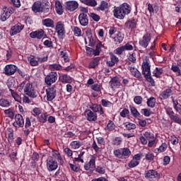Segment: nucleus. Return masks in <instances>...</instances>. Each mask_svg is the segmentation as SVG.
<instances>
[{"mask_svg": "<svg viewBox=\"0 0 181 181\" xmlns=\"http://www.w3.org/2000/svg\"><path fill=\"white\" fill-rule=\"evenodd\" d=\"M90 109H87L84 112V115L89 122L97 121V112H98L100 115H103L104 114V109L101 105L93 104L90 106Z\"/></svg>", "mask_w": 181, "mask_h": 181, "instance_id": "obj_1", "label": "nucleus"}, {"mask_svg": "<svg viewBox=\"0 0 181 181\" xmlns=\"http://www.w3.org/2000/svg\"><path fill=\"white\" fill-rule=\"evenodd\" d=\"M132 8L127 3H123L119 6L115 7L113 10L114 17L117 19H124L127 15L131 13Z\"/></svg>", "mask_w": 181, "mask_h": 181, "instance_id": "obj_2", "label": "nucleus"}, {"mask_svg": "<svg viewBox=\"0 0 181 181\" xmlns=\"http://www.w3.org/2000/svg\"><path fill=\"white\" fill-rule=\"evenodd\" d=\"M142 73L147 81L151 83V86H155V81L151 76V65L148 61H144L142 64Z\"/></svg>", "mask_w": 181, "mask_h": 181, "instance_id": "obj_3", "label": "nucleus"}, {"mask_svg": "<svg viewBox=\"0 0 181 181\" xmlns=\"http://www.w3.org/2000/svg\"><path fill=\"white\" fill-rule=\"evenodd\" d=\"M113 154L118 159H127L131 156V150L128 148H122L114 150Z\"/></svg>", "mask_w": 181, "mask_h": 181, "instance_id": "obj_4", "label": "nucleus"}, {"mask_svg": "<svg viewBox=\"0 0 181 181\" xmlns=\"http://www.w3.org/2000/svg\"><path fill=\"white\" fill-rule=\"evenodd\" d=\"M15 12V9L11 6H5L1 9V15H0V21L1 22H5L7 19L11 18V15Z\"/></svg>", "mask_w": 181, "mask_h": 181, "instance_id": "obj_5", "label": "nucleus"}, {"mask_svg": "<svg viewBox=\"0 0 181 181\" xmlns=\"http://www.w3.org/2000/svg\"><path fill=\"white\" fill-rule=\"evenodd\" d=\"M24 93L28 97L31 98H36L37 95L36 94V90H35V87L32 83H27L24 87Z\"/></svg>", "mask_w": 181, "mask_h": 181, "instance_id": "obj_6", "label": "nucleus"}, {"mask_svg": "<svg viewBox=\"0 0 181 181\" xmlns=\"http://www.w3.org/2000/svg\"><path fill=\"white\" fill-rule=\"evenodd\" d=\"M55 30L59 36L63 39L66 35V28L64 26V22L63 21H58L55 26Z\"/></svg>", "mask_w": 181, "mask_h": 181, "instance_id": "obj_7", "label": "nucleus"}, {"mask_svg": "<svg viewBox=\"0 0 181 181\" xmlns=\"http://www.w3.org/2000/svg\"><path fill=\"white\" fill-rule=\"evenodd\" d=\"M47 169L49 172H53V170H56L57 168H59V165L57 164V161L53 159V157L49 156L47 158Z\"/></svg>", "mask_w": 181, "mask_h": 181, "instance_id": "obj_8", "label": "nucleus"}, {"mask_svg": "<svg viewBox=\"0 0 181 181\" xmlns=\"http://www.w3.org/2000/svg\"><path fill=\"white\" fill-rule=\"evenodd\" d=\"M18 70V66L13 64H7L5 66L3 70L4 74L6 76H13L16 71Z\"/></svg>", "mask_w": 181, "mask_h": 181, "instance_id": "obj_9", "label": "nucleus"}, {"mask_svg": "<svg viewBox=\"0 0 181 181\" xmlns=\"http://www.w3.org/2000/svg\"><path fill=\"white\" fill-rule=\"evenodd\" d=\"M166 114L168 115L170 119L175 122L176 124H180L181 125V119L177 117V115H175V112L172 107H167L165 109Z\"/></svg>", "mask_w": 181, "mask_h": 181, "instance_id": "obj_10", "label": "nucleus"}, {"mask_svg": "<svg viewBox=\"0 0 181 181\" xmlns=\"http://www.w3.org/2000/svg\"><path fill=\"white\" fill-rule=\"evenodd\" d=\"M57 81V73L50 72L45 78V82L47 86H52L54 83Z\"/></svg>", "mask_w": 181, "mask_h": 181, "instance_id": "obj_11", "label": "nucleus"}, {"mask_svg": "<svg viewBox=\"0 0 181 181\" xmlns=\"http://www.w3.org/2000/svg\"><path fill=\"white\" fill-rule=\"evenodd\" d=\"M151 34L146 33L145 34L142 38L139 41V45L141 47L146 49L148 46H149V43H151Z\"/></svg>", "mask_w": 181, "mask_h": 181, "instance_id": "obj_12", "label": "nucleus"}, {"mask_svg": "<svg viewBox=\"0 0 181 181\" xmlns=\"http://www.w3.org/2000/svg\"><path fill=\"white\" fill-rule=\"evenodd\" d=\"M15 128H22L25 125V120L21 114H17L15 116V122L13 123Z\"/></svg>", "mask_w": 181, "mask_h": 181, "instance_id": "obj_13", "label": "nucleus"}, {"mask_svg": "<svg viewBox=\"0 0 181 181\" xmlns=\"http://www.w3.org/2000/svg\"><path fill=\"white\" fill-rule=\"evenodd\" d=\"M46 94H47V100L48 101H53L54 99L56 98L57 95V90L56 88L51 87L46 89Z\"/></svg>", "mask_w": 181, "mask_h": 181, "instance_id": "obj_14", "label": "nucleus"}, {"mask_svg": "<svg viewBox=\"0 0 181 181\" xmlns=\"http://www.w3.org/2000/svg\"><path fill=\"white\" fill-rule=\"evenodd\" d=\"M144 177L149 181H153V179L158 177V172L155 170H148L144 173Z\"/></svg>", "mask_w": 181, "mask_h": 181, "instance_id": "obj_15", "label": "nucleus"}, {"mask_svg": "<svg viewBox=\"0 0 181 181\" xmlns=\"http://www.w3.org/2000/svg\"><path fill=\"white\" fill-rule=\"evenodd\" d=\"M95 159L94 156H91L88 163H86L84 165L85 170H94L95 169Z\"/></svg>", "mask_w": 181, "mask_h": 181, "instance_id": "obj_16", "label": "nucleus"}, {"mask_svg": "<svg viewBox=\"0 0 181 181\" xmlns=\"http://www.w3.org/2000/svg\"><path fill=\"white\" fill-rule=\"evenodd\" d=\"M66 8L70 12H74L77 8H78V3L76 1H66L65 4Z\"/></svg>", "mask_w": 181, "mask_h": 181, "instance_id": "obj_17", "label": "nucleus"}, {"mask_svg": "<svg viewBox=\"0 0 181 181\" xmlns=\"http://www.w3.org/2000/svg\"><path fill=\"white\" fill-rule=\"evenodd\" d=\"M23 30V25L21 23H17L14 26L11 28V35L15 36V35H18V33H21V32Z\"/></svg>", "mask_w": 181, "mask_h": 181, "instance_id": "obj_18", "label": "nucleus"}, {"mask_svg": "<svg viewBox=\"0 0 181 181\" xmlns=\"http://www.w3.org/2000/svg\"><path fill=\"white\" fill-rule=\"evenodd\" d=\"M78 21L81 26H87L88 25V16L85 13H81L78 16Z\"/></svg>", "mask_w": 181, "mask_h": 181, "instance_id": "obj_19", "label": "nucleus"}, {"mask_svg": "<svg viewBox=\"0 0 181 181\" xmlns=\"http://www.w3.org/2000/svg\"><path fill=\"white\" fill-rule=\"evenodd\" d=\"M127 69H129L130 73H132L134 77H136V78H141V77H142L141 72H139V71H138V69L135 68L134 65H131V63L128 64Z\"/></svg>", "mask_w": 181, "mask_h": 181, "instance_id": "obj_20", "label": "nucleus"}, {"mask_svg": "<svg viewBox=\"0 0 181 181\" xmlns=\"http://www.w3.org/2000/svg\"><path fill=\"white\" fill-rule=\"evenodd\" d=\"M46 35H45V31L43 30L34 31L30 33V37H32V39H42V37H45Z\"/></svg>", "mask_w": 181, "mask_h": 181, "instance_id": "obj_21", "label": "nucleus"}, {"mask_svg": "<svg viewBox=\"0 0 181 181\" xmlns=\"http://www.w3.org/2000/svg\"><path fill=\"white\" fill-rule=\"evenodd\" d=\"M111 88H119L121 87V81L117 76L113 77L110 81Z\"/></svg>", "mask_w": 181, "mask_h": 181, "instance_id": "obj_22", "label": "nucleus"}, {"mask_svg": "<svg viewBox=\"0 0 181 181\" xmlns=\"http://www.w3.org/2000/svg\"><path fill=\"white\" fill-rule=\"evenodd\" d=\"M118 62H119V59L116 55L110 54V60L107 61L106 63L109 67H113Z\"/></svg>", "mask_w": 181, "mask_h": 181, "instance_id": "obj_23", "label": "nucleus"}, {"mask_svg": "<svg viewBox=\"0 0 181 181\" xmlns=\"http://www.w3.org/2000/svg\"><path fill=\"white\" fill-rule=\"evenodd\" d=\"M173 93V91H172V89H165L160 94V100H167V98H170V95H172Z\"/></svg>", "mask_w": 181, "mask_h": 181, "instance_id": "obj_24", "label": "nucleus"}, {"mask_svg": "<svg viewBox=\"0 0 181 181\" xmlns=\"http://www.w3.org/2000/svg\"><path fill=\"white\" fill-rule=\"evenodd\" d=\"M32 10L33 12H43V4L40 1H36L33 4Z\"/></svg>", "mask_w": 181, "mask_h": 181, "instance_id": "obj_25", "label": "nucleus"}, {"mask_svg": "<svg viewBox=\"0 0 181 181\" xmlns=\"http://www.w3.org/2000/svg\"><path fill=\"white\" fill-rule=\"evenodd\" d=\"M138 23V21L135 19L130 20L125 23L124 26L127 28V29H130L132 30V29L136 28V25Z\"/></svg>", "mask_w": 181, "mask_h": 181, "instance_id": "obj_26", "label": "nucleus"}, {"mask_svg": "<svg viewBox=\"0 0 181 181\" xmlns=\"http://www.w3.org/2000/svg\"><path fill=\"white\" fill-rule=\"evenodd\" d=\"M28 63L33 66H39V60L34 55H30L27 57Z\"/></svg>", "mask_w": 181, "mask_h": 181, "instance_id": "obj_27", "label": "nucleus"}, {"mask_svg": "<svg viewBox=\"0 0 181 181\" xmlns=\"http://www.w3.org/2000/svg\"><path fill=\"white\" fill-rule=\"evenodd\" d=\"M171 98H172V101H173V106L175 111L176 112H177V114L181 115V105H180V103H179V102L177 100H175V98H173V97H171Z\"/></svg>", "mask_w": 181, "mask_h": 181, "instance_id": "obj_28", "label": "nucleus"}, {"mask_svg": "<svg viewBox=\"0 0 181 181\" xmlns=\"http://www.w3.org/2000/svg\"><path fill=\"white\" fill-rule=\"evenodd\" d=\"M51 155V158H52V159H57L61 163L63 162V158H62V155H60L59 151L52 149Z\"/></svg>", "mask_w": 181, "mask_h": 181, "instance_id": "obj_29", "label": "nucleus"}, {"mask_svg": "<svg viewBox=\"0 0 181 181\" xmlns=\"http://www.w3.org/2000/svg\"><path fill=\"white\" fill-rule=\"evenodd\" d=\"M42 25L46 28H54V21L50 18L42 20Z\"/></svg>", "mask_w": 181, "mask_h": 181, "instance_id": "obj_30", "label": "nucleus"}, {"mask_svg": "<svg viewBox=\"0 0 181 181\" xmlns=\"http://www.w3.org/2000/svg\"><path fill=\"white\" fill-rule=\"evenodd\" d=\"M123 46L124 47V49L127 50L129 52H131V51L134 50V49H136V45H135V42H132V41L126 43Z\"/></svg>", "mask_w": 181, "mask_h": 181, "instance_id": "obj_31", "label": "nucleus"}, {"mask_svg": "<svg viewBox=\"0 0 181 181\" xmlns=\"http://www.w3.org/2000/svg\"><path fill=\"white\" fill-rule=\"evenodd\" d=\"M59 78L62 83H63L64 84H67V83H71V81H73V79L71 78V77H70V76L67 74L62 75L59 77Z\"/></svg>", "mask_w": 181, "mask_h": 181, "instance_id": "obj_32", "label": "nucleus"}, {"mask_svg": "<svg viewBox=\"0 0 181 181\" xmlns=\"http://www.w3.org/2000/svg\"><path fill=\"white\" fill-rule=\"evenodd\" d=\"M113 39L116 45H119L124 40V34L119 32Z\"/></svg>", "mask_w": 181, "mask_h": 181, "instance_id": "obj_33", "label": "nucleus"}, {"mask_svg": "<svg viewBox=\"0 0 181 181\" xmlns=\"http://www.w3.org/2000/svg\"><path fill=\"white\" fill-rule=\"evenodd\" d=\"M55 9L58 15H63V12H64L63 6H62V3H60V1H55Z\"/></svg>", "mask_w": 181, "mask_h": 181, "instance_id": "obj_34", "label": "nucleus"}, {"mask_svg": "<svg viewBox=\"0 0 181 181\" xmlns=\"http://www.w3.org/2000/svg\"><path fill=\"white\" fill-rule=\"evenodd\" d=\"M7 139L9 144L13 142V129L12 128L7 129Z\"/></svg>", "mask_w": 181, "mask_h": 181, "instance_id": "obj_35", "label": "nucleus"}, {"mask_svg": "<svg viewBox=\"0 0 181 181\" xmlns=\"http://www.w3.org/2000/svg\"><path fill=\"white\" fill-rule=\"evenodd\" d=\"M124 127L127 131H131L132 129H136V124L129 122H126L124 123Z\"/></svg>", "mask_w": 181, "mask_h": 181, "instance_id": "obj_36", "label": "nucleus"}, {"mask_svg": "<svg viewBox=\"0 0 181 181\" xmlns=\"http://www.w3.org/2000/svg\"><path fill=\"white\" fill-rule=\"evenodd\" d=\"M130 112L134 118H138L141 116V113H139V112L136 108H135V107L130 106Z\"/></svg>", "mask_w": 181, "mask_h": 181, "instance_id": "obj_37", "label": "nucleus"}, {"mask_svg": "<svg viewBox=\"0 0 181 181\" xmlns=\"http://www.w3.org/2000/svg\"><path fill=\"white\" fill-rule=\"evenodd\" d=\"M101 104L103 107H105L106 108H111V107H113L114 103L110 102L109 100L106 99H102L101 100Z\"/></svg>", "mask_w": 181, "mask_h": 181, "instance_id": "obj_38", "label": "nucleus"}, {"mask_svg": "<svg viewBox=\"0 0 181 181\" xmlns=\"http://www.w3.org/2000/svg\"><path fill=\"white\" fill-rule=\"evenodd\" d=\"M146 104L148 107L153 108L155 107V105L156 104V99H155V98L153 97H151L147 100Z\"/></svg>", "mask_w": 181, "mask_h": 181, "instance_id": "obj_39", "label": "nucleus"}, {"mask_svg": "<svg viewBox=\"0 0 181 181\" xmlns=\"http://www.w3.org/2000/svg\"><path fill=\"white\" fill-rule=\"evenodd\" d=\"M72 149H78L81 146H82L83 143L79 141H74L70 144Z\"/></svg>", "mask_w": 181, "mask_h": 181, "instance_id": "obj_40", "label": "nucleus"}, {"mask_svg": "<svg viewBox=\"0 0 181 181\" xmlns=\"http://www.w3.org/2000/svg\"><path fill=\"white\" fill-rule=\"evenodd\" d=\"M60 56L62 59H64V61L65 62V63L70 62V58H69V54H67V51L66 50L61 51Z\"/></svg>", "mask_w": 181, "mask_h": 181, "instance_id": "obj_41", "label": "nucleus"}, {"mask_svg": "<svg viewBox=\"0 0 181 181\" xmlns=\"http://www.w3.org/2000/svg\"><path fill=\"white\" fill-rule=\"evenodd\" d=\"M108 8V3L107 1H101L98 7L96 8L98 11H105Z\"/></svg>", "mask_w": 181, "mask_h": 181, "instance_id": "obj_42", "label": "nucleus"}, {"mask_svg": "<svg viewBox=\"0 0 181 181\" xmlns=\"http://www.w3.org/2000/svg\"><path fill=\"white\" fill-rule=\"evenodd\" d=\"M98 63H100V59L95 58L90 62L88 66L89 69H95V66H98Z\"/></svg>", "mask_w": 181, "mask_h": 181, "instance_id": "obj_43", "label": "nucleus"}, {"mask_svg": "<svg viewBox=\"0 0 181 181\" xmlns=\"http://www.w3.org/2000/svg\"><path fill=\"white\" fill-rule=\"evenodd\" d=\"M0 107H11V103H9V100H8V99L1 98L0 99Z\"/></svg>", "mask_w": 181, "mask_h": 181, "instance_id": "obj_44", "label": "nucleus"}, {"mask_svg": "<svg viewBox=\"0 0 181 181\" xmlns=\"http://www.w3.org/2000/svg\"><path fill=\"white\" fill-rule=\"evenodd\" d=\"M49 69L51 71H54V70H62V65L59 64H52L49 66Z\"/></svg>", "mask_w": 181, "mask_h": 181, "instance_id": "obj_45", "label": "nucleus"}, {"mask_svg": "<svg viewBox=\"0 0 181 181\" xmlns=\"http://www.w3.org/2000/svg\"><path fill=\"white\" fill-rule=\"evenodd\" d=\"M72 31L74 32V36L77 37L81 36V29L80 28L74 26L72 28Z\"/></svg>", "mask_w": 181, "mask_h": 181, "instance_id": "obj_46", "label": "nucleus"}, {"mask_svg": "<svg viewBox=\"0 0 181 181\" xmlns=\"http://www.w3.org/2000/svg\"><path fill=\"white\" fill-rule=\"evenodd\" d=\"M4 114L8 115L9 118H13L15 117V112H13V109L9 108L4 110Z\"/></svg>", "mask_w": 181, "mask_h": 181, "instance_id": "obj_47", "label": "nucleus"}, {"mask_svg": "<svg viewBox=\"0 0 181 181\" xmlns=\"http://www.w3.org/2000/svg\"><path fill=\"white\" fill-rule=\"evenodd\" d=\"M92 148L93 149H94L95 151H96L97 153L98 152H101L103 147H101V146L100 144H97V143L95 142V141H93V143L92 144Z\"/></svg>", "mask_w": 181, "mask_h": 181, "instance_id": "obj_48", "label": "nucleus"}, {"mask_svg": "<svg viewBox=\"0 0 181 181\" xmlns=\"http://www.w3.org/2000/svg\"><path fill=\"white\" fill-rule=\"evenodd\" d=\"M47 117H48L47 113H42L38 117V120L40 122L45 124V122H46L47 121Z\"/></svg>", "mask_w": 181, "mask_h": 181, "instance_id": "obj_49", "label": "nucleus"}, {"mask_svg": "<svg viewBox=\"0 0 181 181\" xmlns=\"http://www.w3.org/2000/svg\"><path fill=\"white\" fill-rule=\"evenodd\" d=\"M141 112L143 114V115H144V117H151V115H152V111L151 109H141Z\"/></svg>", "mask_w": 181, "mask_h": 181, "instance_id": "obj_50", "label": "nucleus"}, {"mask_svg": "<svg viewBox=\"0 0 181 181\" xmlns=\"http://www.w3.org/2000/svg\"><path fill=\"white\" fill-rule=\"evenodd\" d=\"M128 60L132 63H136V54L135 52L129 54Z\"/></svg>", "mask_w": 181, "mask_h": 181, "instance_id": "obj_51", "label": "nucleus"}, {"mask_svg": "<svg viewBox=\"0 0 181 181\" xmlns=\"http://www.w3.org/2000/svg\"><path fill=\"white\" fill-rule=\"evenodd\" d=\"M84 4L88 6H97V1L95 0H84Z\"/></svg>", "mask_w": 181, "mask_h": 181, "instance_id": "obj_52", "label": "nucleus"}, {"mask_svg": "<svg viewBox=\"0 0 181 181\" xmlns=\"http://www.w3.org/2000/svg\"><path fill=\"white\" fill-rule=\"evenodd\" d=\"M180 66L177 65H172L171 66V70L174 72V73H177V76H181V71H180V68H179Z\"/></svg>", "mask_w": 181, "mask_h": 181, "instance_id": "obj_53", "label": "nucleus"}, {"mask_svg": "<svg viewBox=\"0 0 181 181\" xmlns=\"http://www.w3.org/2000/svg\"><path fill=\"white\" fill-rule=\"evenodd\" d=\"M106 128L107 131H114L115 129V124H114V122L110 120Z\"/></svg>", "mask_w": 181, "mask_h": 181, "instance_id": "obj_54", "label": "nucleus"}, {"mask_svg": "<svg viewBox=\"0 0 181 181\" xmlns=\"http://www.w3.org/2000/svg\"><path fill=\"white\" fill-rule=\"evenodd\" d=\"M32 114L34 115V117H37L42 114V109H40V107H35L33 110Z\"/></svg>", "mask_w": 181, "mask_h": 181, "instance_id": "obj_55", "label": "nucleus"}, {"mask_svg": "<svg viewBox=\"0 0 181 181\" xmlns=\"http://www.w3.org/2000/svg\"><path fill=\"white\" fill-rule=\"evenodd\" d=\"M125 47H124V45L117 47L115 50V54H122V53H124V52H125Z\"/></svg>", "mask_w": 181, "mask_h": 181, "instance_id": "obj_56", "label": "nucleus"}, {"mask_svg": "<svg viewBox=\"0 0 181 181\" xmlns=\"http://www.w3.org/2000/svg\"><path fill=\"white\" fill-rule=\"evenodd\" d=\"M139 165V162L135 160L134 158L129 163L128 166L129 168H136Z\"/></svg>", "mask_w": 181, "mask_h": 181, "instance_id": "obj_57", "label": "nucleus"}, {"mask_svg": "<svg viewBox=\"0 0 181 181\" xmlns=\"http://www.w3.org/2000/svg\"><path fill=\"white\" fill-rule=\"evenodd\" d=\"M91 89L93 90V91H96V93H100L101 91V85L100 84H93L91 86Z\"/></svg>", "mask_w": 181, "mask_h": 181, "instance_id": "obj_58", "label": "nucleus"}, {"mask_svg": "<svg viewBox=\"0 0 181 181\" xmlns=\"http://www.w3.org/2000/svg\"><path fill=\"white\" fill-rule=\"evenodd\" d=\"M170 163V157L168 156H165L163 159V166H168Z\"/></svg>", "mask_w": 181, "mask_h": 181, "instance_id": "obj_59", "label": "nucleus"}, {"mask_svg": "<svg viewBox=\"0 0 181 181\" xmlns=\"http://www.w3.org/2000/svg\"><path fill=\"white\" fill-rule=\"evenodd\" d=\"M129 114V110L127 108H124L122 110V112H120V117L122 118H127L128 117V115Z\"/></svg>", "mask_w": 181, "mask_h": 181, "instance_id": "obj_60", "label": "nucleus"}, {"mask_svg": "<svg viewBox=\"0 0 181 181\" xmlns=\"http://www.w3.org/2000/svg\"><path fill=\"white\" fill-rule=\"evenodd\" d=\"M64 152L66 153V155L68 156V158H73V151L69 148H65L64 149Z\"/></svg>", "mask_w": 181, "mask_h": 181, "instance_id": "obj_61", "label": "nucleus"}, {"mask_svg": "<svg viewBox=\"0 0 181 181\" xmlns=\"http://www.w3.org/2000/svg\"><path fill=\"white\" fill-rule=\"evenodd\" d=\"M143 134L144 136H145V138H146V139H148V141H151V139H153L154 138L153 134L149 132H146Z\"/></svg>", "mask_w": 181, "mask_h": 181, "instance_id": "obj_62", "label": "nucleus"}, {"mask_svg": "<svg viewBox=\"0 0 181 181\" xmlns=\"http://www.w3.org/2000/svg\"><path fill=\"white\" fill-rule=\"evenodd\" d=\"M95 172H97V173H99L100 175H104L105 173V168L102 166H98L95 168Z\"/></svg>", "mask_w": 181, "mask_h": 181, "instance_id": "obj_63", "label": "nucleus"}, {"mask_svg": "<svg viewBox=\"0 0 181 181\" xmlns=\"http://www.w3.org/2000/svg\"><path fill=\"white\" fill-rule=\"evenodd\" d=\"M142 100L143 99L141 96H135L134 98V101L137 105H141V104H142Z\"/></svg>", "mask_w": 181, "mask_h": 181, "instance_id": "obj_64", "label": "nucleus"}]
</instances>
